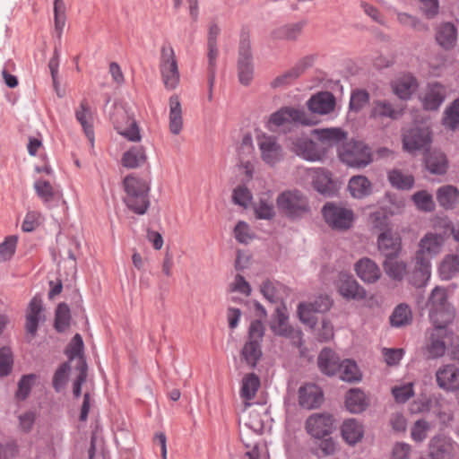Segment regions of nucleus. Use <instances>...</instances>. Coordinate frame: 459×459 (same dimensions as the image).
Masks as SVG:
<instances>
[{"mask_svg": "<svg viewBox=\"0 0 459 459\" xmlns=\"http://www.w3.org/2000/svg\"><path fill=\"white\" fill-rule=\"evenodd\" d=\"M338 154L343 163L352 168H364L372 161L370 149L359 141H351L342 144L338 150Z\"/></svg>", "mask_w": 459, "mask_h": 459, "instance_id": "7", "label": "nucleus"}, {"mask_svg": "<svg viewBox=\"0 0 459 459\" xmlns=\"http://www.w3.org/2000/svg\"><path fill=\"white\" fill-rule=\"evenodd\" d=\"M377 247L385 258L396 257L402 249V238L398 233L385 229L377 238Z\"/></svg>", "mask_w": 459, "mask_h": 459, "instance_id": "20", "label": "nucleus"}, {"mask_svg": "<svg viewBox=\"0 0 459 459\" xmlns=\"http://www.w3.org/2000/svg\"><path fill=\"white\" fill-rule=\"evenodd\" d=\"M427 306L429 310V317L434 325L439 328L437 333L442 332V326H446L454 316L450 304L447 302V295L445 289L436 287L429 299Z\"/></svg>", "mask_w": 459, "mask_h": 459, "instance_id": "3", "label": "nucleus"}, {"mask_svg": "<svg viewBox=\"0 0 459 459\" xmlns=\"http://www.w3.org/2000/svg\"><path fill=\"white\" fill-rule=\"evenodd\" d=\"M36 380V375L30 374L22 376L18 382V389L15 393V398L18 401H24L30 394Z\"/></svg>", "mask_w": 459, "mask_h": 459, "instance_id": "53", "label": "nucleus"}, {"mask_svg": "<svg viewBox=\"0 0 459 459\" xmlns=\"http://www.w3.org/2000/svg\"><path fill=\"white\" fill-rule=\"evenodd\" d=\"M169 127L171 134H179L183 129L182 106L179 97L176 94L170 96L169 100Z\"/></svg>", "mask_w": 459, "mask_h": 459, "instance_id": "28", "label": "nucleus"}, {"mask_svg": "<svg viewBox=\"0 0 459 459\" xmlns=\"http://www.w3.org/2000/svg\"><path fill=\"white\" fill-rule=\"evenodd\" d=\"M70 371L68 363H63L55 372L53 377V387L56 392H60L65 385Z\"/></svg>", "mask_w": 459, "mask_h": 459, "instance_id": "64", "label": "nucleus"}, {"mask_svg": "<svg viewBox=\"0 0 459 459\" xmlns=\"http://www.w3.org/2000/svg\"><path fill=\"white\" fill-rule=\"evenodd\" d=\"M348 189L352 197L362 199L372 193V184L365 176L358 175L349 180Z\"/></svg>", "mask_w": 459, "mask_h": 459, "instance_id": "34", "label": "nucleus"}, {"mask_svg": "<svg viewBox=\"0 0 459 459\" xmlns=\"http://www.w3.org/2000/svg\"><path fill=\"white\" fill-rule=\"evenodd\" d=\"M396 257L385 258L383 263L385 273L394 281H402L406 274L407 265L405 262L396 260Z\"/></svg>", "mask_w": 459, "mask_h": 459, "instance_id": "41", "label": "nucleus"}, {"mask_svg": "<svg viewBox=\"0 0 459 459\" xmlns=\"http://www.w3.org/2000/svg\"><path fill=\"white\" fill-rule=\"evenodd\" d=\"M69 359H78L79 363L84 361L83 359V341L79 333H76L70 343L68 344L65 351Z\"/></svg>", "mask_w": 459, "mask_h": 459, "instance_id": "52", "label": "nucleus"}, {"mask_svg": "<svg viewBox=\"0 0 459 459\" xmlns=\"http://www.w3.org/2000/svg\"><path fill=\"white\" fill-rule=\"evenodd\" d=\"M123 186L126 205L136 214H144L150 206L149 184L144 179L129 175L125 178Z\"/></svg>", "mask_w": 459, "mask_h": 459, "instance_id": "1", "label": "nucleus"}, {"mask_svg": "<svg viewBox=\"0 0 459 459\" xmlns=\"http://www.w3.org/2000/svg\"><path fill=\"white\" fill-rule=\"evenodd\" d=\"M368 100L369 95L366 91H354L351 96L350 108L352 111L359 112L368 103Z\"/></svg>", "mask_w": 459, "mask_h": 459, "instance_id": "63", "label": "nucleus"}, {"mask_svg": "<svg viewBox=\"0 0 459 459\" xmlns=\"http://www.w3.org/2000/svg\"><path fill=\"white\" fill-rule=\"evenodd\" d=\"M437 325H435V330L430 337V343L428 346L429 356L432 358H437L444 355L446 351V342L443 340V336L446 333L445 326H442V332L437 333Z\"/></svg>", "mask_w": 459, "mask_h": 459, "instance_id": "44", "label": "nucleus"}, {"mask_svg": "<svg viewBox=\"0 0 459 459\" xmlns=\"http://www.w3.org/2000/svg\"><path fill=\"white\" fill-rule=\"evenodd\" d=\"M305 68L306 67L303 61L298 63L290 70L274 78L271 82V86L273 88H280L290 84L293 81H295L303 74Z\"/></svg>", "mask_w": 459, "mask_h": 459, "instance_id": "39", "label": "nucleus"}, {"mask_svg": "<svg viewBox=\"0 0 459 459\" xmlns=\"http://www.w3.org/2000/svg\"><path fill=\"white\" fill-rule=\"evenodd\" d=\"M316 311L310 303H300L298 307L299 320L311 328H314L316 324Z\"/></svg>", "mask_w": 459, "mask_h": 459, "instance_id": "54", "label": "nucleus"}, {"mask_svg": "<svg viewBox=\"0 0 459 459\" xmlns=\"http://www.w3.org/2000/svg\"><path fill=\"white\" fill-rule=\"evenodd\" d=\"M323 401V393L319 386L314 384H307L299 389V403L307 410L318 407Z\"/></svg>", "mask_w": 459, "mask_h": 459, "instance_id": "22", "label": "nucleus"}, {"mask_svg": "<svg viewBox=\"0 0 459 459\" xmlns=\"http://www.w3.org/2000/svg\"><path fill=\"white\" fill-rule=\"evenodd\" d=\"M430 143L431 133L427 126H415L403 133V147L410 153H414L417 151H425L429 147Z\"/></svg>", "mask_w": 459, "mask_h": 459, "instance_id": "12", "label": "nucleus"}, {"mask_svg": "<svg viewBox=\"0 0 459 459\" xmlns=\"http://www.w3.org/2000/svg\"><path fill=\"white\" fill-rule=\"evenodd\" d=\"M303 27V22L288 24L279 28L277 30H275L274 34L278 39H295L300 35Z\"/></svg>", "mask_w": 459, "mask_h": 459, "instance_id": "55", "label": "nucleus"}, {"mask_svg": "<svg viewBox=\"0 0 459 459\" xmlns=\"http://www.w3.org/2000/svg\"><path fill=\"white\" fill-rule=\"evenodd\" d=\"M435 39L444 49L450 50L457 42V29L451 22H442L435 29Z\"/></svg>", "mask_w": 459, "mask_h": 459, "instance_id": "23", "label": "nucleus"}, {"mask_svg": "<svg viewBox=\"0 0 459 459\" xmlns=\"http://www.w3.org/2000/svg\"><path fill=\"white\" fill-rule=\"evenodd\" d=\"M448 230L449 223L446 221L441 220L435 226L433 231H428L420 239L414 255L422 260L431 262L432 258L441 253L448 238Z\"/></svg>", "mask_w": 459, "mask_h": 459, "instance_id": "2", "label": "nucleus"}, {"mask_svg": "<svg viewBox=\"0 0 459 459\" xmlns=\"http://www.w3.org/2000/svg\"><path fill=\"white\" fill-rule=\"evenodd\" d=\"M438 272L443 280H450L459 273V250L444 256L439 264Z\"/></svg>", "mask_w": 459, "mask_h": 459, "instance_id": "37", "label": "nucleus"}, {"mask_svg": "<svg viewBox=\"0 0 459 459\" xmlns=\"http://www.w3.org/2000/svg\"><path fill=\"white\" fill-rule=\"evenodd\" d=\"M34 189L45 204L51 202L56 195V191L52 185L47 180H37L34 183Z\"/></svg>", "mask_w": 459, "mask_h": 459, "instance_id": "59", "label": "nucleus"}, {"mask_svg": "<svg viewBox=\"0 0 459 459\" xmlns=\"http://www.w3.org/2000/svg\"><path fill=\"white\" fill-rule=\"evenodd\" d=\"M437 200L443 208L453 209L459 204V190L454 186H443L437 191Z\"/></svg>", "mask_w": 459, "mask_h": 459, "instance_id": "35", "label": "nucleus"}, {"mask_svg": "<svg viewBox=\"0 0 459 459\" xmlns=\"http://www.w3.org/2000/svg\"><path fill=\"white\" fill-rule=\"evenodd\" d=\"M418 81L411 74H404L392 82L394 93L401 100H408L418 89Z\"/></svg>", "mask_w": 459, "mask_h": 459, "instance_id": "25", "label": "nucleus"}, {"mask_svg": "<svg viewBox=\"0 0 459 459\" xmlns=\"http://www.w3.org/2000/svg\"><path fill=\"white\" fill-rule=\"evenodd\" d=\"M281 286L278 282H274L270 280H265L262 282L260 286V291L268 301L274 303L281 299Z\"/></svg>", "mask_w": 459, "mask_h": 459, "instance_id": "56", "label": "nucleus"}, {"mask_svg": "<svg viewBox=\"0 0 459 459\" xmlns=\"http://www.w3.org/2000/svg\"><path fill=\"white\" fill-rule=\"evenodd\" d=\"M354 271L357 276L365 283L372 284L377 282L382 275L379 266L368 257H363L354 264Z\"/></svg>", "mask_w": 459, "mask_h": 459, "instance_id": "21", "label": "nucleus"}, {"mask_svg": "<svg viewBox=\"0 0 459 459\" xmlns=\"http://www.w3.org/2000/svg\"><path fill=\"white\" fill-rule=\"evenodd\" d=\"M313 329L315 330V334L319 342H328L333 338L334 332L333 324L325 317L322 318L318 326L316 327V325Z\"/></svg>", "mask_w": 459, "mask_h": 459, "instance_id": "57", "label": "nucleus"}, {"mask_svg": "<svg viewBox=\"0 0 459 459\" xmlns=\"http://www.w3.org/2000/svg\"><path fill=\"white\" fill-rule=\"evenodd\" d=\"M341 433L345 442L353 446L363 438L364 426L355 419H348L343 421L341 427Z\"/></svg>", "mask_w": 459, "mask_h": 459, "instance_id": "29", "label": "nucleus"}, {"mask_svg": "<svg viewBox=\"0 0 459 459\" xmlns=\"http://www.w3.org/2000/svg\"><path fill=\"white\" fill-rule=\"evenodd\" d=\"M17 241L18 239L15 236H9L0 244V263L6 262L13 256Z\"/></svg>", "mask_w": 459, "mask_h": 459, "instance_id": "61", "label": "nucleus"}, {"mask_svg": "<svg viewBox=\"0 0 459 459\" xmlns=\"http://www.w3.org/2000/svg\"><path fill=\"white\" fill-rule=\"evenodd\" d=\"M292 151L299 157L316 161L323 159L325 150L307 136L297 137L292 141Z\"/></svg>", "mask_w": 459, "mask_h": 459, "instance_id": "16", "label": "nucleus"}, {"mask_svg": "<svg viewBox=\"0 0 459 459\" xmlns=\"http://www.w3.org/2000/svg\"><path fill=\"white\" fill-rule=\"evenodd\" d=\"M316 123L317 120L312 115L307 114L304 109L294 107H283L271 115L268 126L271 130H274L290 124L314 126Z\"/></svg>", "mask_w": 459, "mask_h": 459, "instance_id": "5", "label": "nucleus"}, {"mask_svg": "<svg viewBox=\"0 0 459 459\" xmlns=\"http://www.w3.org/2000/svg\"><path fill=\"white\" fill-rule=\"evenodd\" d=\"M446 98V89L440 82H430L420 95V100L426 110H437Z\"/></svg>", "mask_w": 459, "mask_h": 459, "instance_id": "15", "label": "nucleus"}, {"mask_svg": "<svg viewBox=\"0 0 459 459\" xmlns=\"http://www.w3.org/2000/svg\"><path fill=\"white\" fill-rule=\"evenodd\" d=\"M444 125L452 130L459 128V99L455 100L451 106L446 108Z\"/></svg>", "mask_w": 459, "mask_h": 459, "instance_id": "58", "label": "nucleus"}, {"mask_svg": "<svg viewBox=\"0 0 459 459\" xmlns=\"http://www.w3.org/2000/svg\"><path fill=\"white\" fill-rule=\"evenodd\" d=\"M403 114V107L387 100H376L371 104L369 117L376 125L385 127Z\"/></svg>", "mask_w": 459, "mask_h": 459, "instance_id": "8", "label": "nucleus"}, {"mask_svg": "<svg viewBox=\"0 0 459 459\" xmlns=\"http://www.w3.org/2000/svg\"><path fill=\"white\" fill-rule=\"evenodd\" d=\"M413 383H403L394 385L392 394L397 403H405L414 394Z\"/></svg>", "mask_w": 459, "mask_h": 459, "instance_id": "60", "label": "nucleus"}, {"mask_svg": "<svg viewBox=\"0 0 459 459\" xmlns=\"http://www.w3.org/2000/svg\"><path fill=\"white\" fill-rule=\"evenodd\" d=\"M388 180L392 186L400 190H409L414 185L413 176L404 173L400 169H393L389 171Z\"/></svg>", "mask_w": 459, "mask_h": 459, "instance_id": "43", "label": "nucleus"}, {"mask_svg": "<svg viewBox=\"0 0 459 459\" xmlns=\"http://www.w3.org/2000/svg\"><path fill=\"white\" fill-rule=\"evenodd\" d=\"M458 445L452 438L437 435L429 442V456L431 459H452L458 449Z\"/></svg>", "mask_w": 459, "mask_h": 459, "instance_id": "17", "label": "nucleus"}, {"mask_svg": "<svg viewBox=\"0 0 459 459\" xmlns=\"http://www.w3.org/2000/svg\"><path fill=\"white\" fill-rule=\"evenodd\" d=\"M431 424L426 420H416L411 428V438L416 443L423 442L430 431Z\"/></svg>", "mask_w": 459, "mask_h": 459, "instance_id": "50", "label": "nucleus"}, {"mask_svg": "<svg viewBox=\"0 0 459 459\" xmlns=\"http://www.w3.org/2000/svg\"><path fill=\"white\" fill-rule=\"evenodd\" d=\"M256 144L260 158L265 164L274 166L283 159V149L275 136L259 134L256 136Z\"/></svg>", "mask_w": 459, "mask_h": 459, "instance_id": "11", "label": "nucleus"}, {"mask_svg": "<svg viewBox=\"0 0 459 459\" xmlns=\"http://www.w3.org/2000/svg\"><path fill=\"white\" fill-rule=\"evenodd\" d=\"M242 358L250 367H255L262 357L261 344L256 341H248L242 349Z\"/></svg>", "mask_w": 459, "mask_h": 459, "instance_id": "48", "label": "nucleus"}, {"mask_svg": "<svg viewBox=\"0 0 459 459\" xmlns=\"http://www.w3.org/2000/svg\"><path fill=\"white\" fill-rule=\"evenodd\" d=\"M333 416L326 412L313 413L305 423L307 432L315 438H323L333 430Z\"/></svg>", "mask_w": 459, "mask_h": 459, "instance_id": "14", "label": "nucleus"}, {"mask_svg": "<svg viewBox=\"0 0 459 459\" xmlns=\"http://www.w3.org/2000/svg\"><path fill=\"white\" fill-rule=\"evenodd\" d=\"M70 308L65 304L58 305L56 310L55 327L58 332L65 331L70 325Z\"/></svg>", "mask_w": 459, "mask_h": 459, "instance_id": "51", "label": "nucleus"}, {"mask_svg": "<svg viewBox=\"0 0 459 459\" xmlns=\"http://www.w3.org/2000/svg\"><path fill=\"white\" fill-rule=\"evenodd\" d=\"M160 72L164 87L175 90L180 81L178 59L171 45H163L160 48Z\"/></svg>", "mask_w": 459, "mask_h": 459, "instance_id": "6", "label": "nucleus"}, {"mask_svg": "<svg viewBox=\"0 0 459 459\" xmlns=\"http://www.w3.org/2000/svg\"><path fill=\"white\" fill-rule=\"evenodd\" d=\"M115 128L121 135L132 142H138L141 139L139 129L134 120L129 119L128 126L125 127L119 123L114 121Z\"/></svg>", "mask_w": 459, "mask_h": 459, "instance_id": "62", "label": "nucleus"}, {"mask_svg": "<svg viewBox=\"0 0 459 459\" xmlns=\"http://www.w3.org/2000/svg\"><path fill=\"white\" fill-rule=\"evenodd\" d=\"M345 406L351 413L362 412L368 406L365 394L358 388L351 389L346 394Z\"/></svg>", "mask_w": 459, "mask_h": 459, "instance_id": "38", "label": "nucleus"}, {"mask_svg": "<svg viewBox=\"0 0 459 459\" xmlns=\"http://www.w3.org/2000/svg\"><path fill=\"white\" fill-rule=\"evenodd\" d=\"M436 382L440 389L455 393L459 386V368L454 364L439 367L436 371Z\"/></svg>", "mask_w": 459, "mask_h": 459, "instance_id": "18", "label": "nucleus"}, {"mask_svg": "<svg viewBox=\"0 0 459 459\" xmlns=\"http://www.w3.org/2000/svg\"><path fill=\"white\" fill-rule=\"evenodd\" d=\"M411 200L418 210L422 212H431L435 208L433 196L425 190H420L411 195Z\"/></svg>", "mask_w": 459, "mask_h": 459, "instance_id": "49", "label": "nucleus"}, {"mask_svg": "<svg viewBox=\"0 0 459 459\" xmlns=\"http://www.w3.org/2000/svg\"><path fill=\"white\" fill-rule=\"evenodd\" d=\"M76 120L81 124L87 138L93 143L94 131H93V112L86 100H82L79 107L75 110Z\"/></svg>", "mask_w": 459, "mask_h": 459, "instance_id": "26", "label": "nucleus"}, {"mask_svg": "<svg viewBox=\"0 0 459 459\" xmlns=\"http://www.w3.org/2000/svg\"><path fill=\"white\" fill-rule=\"evenodd\" d=\"M286 310L284 306L276 308L275 315L271 322V329L274 334L288 338L293 345L299 347L302 342V333L289 324Z\"/></svg>", "mask_w": 459, "mask_h": 459, "instance_id": "10", "label": "nucleus"}, {"mask_svg": "<svg viewBox=\"0 0 459 459\" xmlns=\"http://www.w3.org/2000/svg\"><path fill=\"white\" fill-rule=\"evenodd\" d=\"M317 363L320 370L328 376L335 375L341 364L336 353L328 348L322 350L318 356Z\"/></svg>", "mask_w": 459, "mask_h": 459, "instance_id": "32", "label": "nucleus"}, {"mask_svg": "<svg viewBox=\"0 0 459 459\" xmlns=\"http://www.w3.org/2000/svg\"><path fill=\"white\" fill-rule=\"evenodd\" d=\"M322 212L326 223L335 230H348L354 221L352 210L342 205L328 203L323 207Z\"/></svg>", "mask_w": 459, "mask_h": 459, "instance_id": "9", "label": "nucleus"}, {"mask_svg": "<svg viewBox=\"0 0 459 459\" xmlns=\"http://www.w3.org/2000/svg\"><path fill=\"white\" fill-rule=\"evenodd\" d=\"M279 210L290 219H299L310 212L307 197L299 190H289L277 197Z\"/></svg>", "mask_w": 459, "mask_h": 459, "instance_id": "4", "label": "nucleus"}, {"mask_svg": "<svg viewBox=\"0 0 459 459\" xmlns=\"http://www.w3.org/2000/svg\"><path fill=\"white\" fill-rule=\"evenodd\" d=\"M337 372L341 379L346 382H357L361 379V373L357 364L351 359L342 361Z\"/></svg>", "mask_w": 459, "mask_h": 459, "instance_id": "46", "label": "nucleus"}, {"mask_svg": "<svg viewBox=\"0 0 459 459\" xmlns=\"http://www.w3.org/2000/svg\"><path fill=\"white\" fill-rule=\"evenodd\" d=\"M255 214L260 220H271L275 216V209L273 199L266 195L261 197L254 207Z\"/></svg>", "mask_w": 459, "mask_h": 459, "instance_id": "47", "label": "nucleus"}, {"mask_svg": "<svg viewBox=\"0 0 459 459\" xmlns=\"http://www.w3.org/2000/svg\"><path fill=\"white\" fill-rule=\"evenodd\" d=\"M238 77L240 82L244 85H248L253 79L251 51L248 42H242L239 48Z\"/></svg>", "mask_w": 459, "mask_h": 459, "instance_id": "24", "label": "nucleus"}, {"mask_svg": "<svg viewBox=\"0 0 459 459\" xmlns=\"http://www.w3.org/2000/svg\"><path fill=\"white\" fill-rule=\"evenodd\" d=\"M42 300L39 297H34L27 309L26 314V331L34 336L38 330L39 322L42 318Z\"/></svg>", "mask_w": 459, "mask_h": 459, "instance_id": "30", "label": "nucleus"}, {"mask_svg": "<svg viewBox=\"0 0 459 459\" xmlns=\"http://www.w3.org/2000/svg\"><path fill=\"white\" fill-rule=\"evenodd\" d=\"M413 270L409 274V281L415 287H422L429 280L431 275V262L422 260L414 255Z\"/></svg>", "mask_w": 459, "mask_h": 459, "instance_id": "27", "label": "nucleus"}, {"mask_svg": "<svg viewBox=\"0 0 459 459\" xmlns=\"http://www.w3.org/2000/svg\"><path fill=\"white\" fill-rule=\"evenodd\" d=\"M146 161V154L143 147L134 146L126 152L122 157V165L126 168L134 169L142 166Z\"/></svg>", "mask_w": 459, "mask_h": 459, "instance_id": "40", "label": "nucleus"}, {"mask_svg": "<svg viewBox=\"0 0 459 459\" xmlns=\"http://www.w3.org/2000/svg\"><path fill=\"white\" fill-rule=\"evenodd\" d=\"M336 105L334 96L329 91H319L307 101V107L312 114L328 115L333 112Z\"/></svg>", "mask_w": 459, "mask_h": 459, "instance_id": "19", "label": "nucleus"}, {"mask_svg": "<svg viewBox=\"0 0 459 459\" xmlns=\"http://www.w3.org/2000/svg\"><path fill=\"white\" fill-rule=\"evenodd\" d=\"M339 294L346 299L363 300L367 298V290L352 275L341 273L336 281Z\"/></svg>", "mask_w": 459, "mask_h": 459, "instance_id": "13", "label": "nucleus"}, {"mask_svg": "<svg viewBox=\"0 0 459 459\" xmlns=\"http://www.w3.org/2000/svg\"><path fill=\"white\" fill-rule=\"evenodd\" d=\"M312 178L314 188L323 195H328L333 191V183L330 174L323 169H312L307 171Z\"/></svg>", "mask_w": 459, "mask_h": 459, "instance_id": "33", "label": "nucleus"}, {"mask_svg": "<svg viewBox=\"0 0 459 459\" xmlns=\"http://www.w3.org/2000/svg\"><path fill=\"white\" fill-rule=\"evenodd\" d=\"M259 387L260 379L255 374L249 373L243 377L240 396L244 400L246 407L250 405L248 402L255 396Z\"/></svg>", "mask_w": 459, "mask_h": 459, "instance_id": "36", "label": "nucleus"}, {"mask_svg": "<svg viewBox=\"0 0 459 459\" xmlns=\"http://www.w3.org/2000/svg\"><path fill=\"white\" fill-rule=\"evenodd\" d=\"M312 134L316 135L318 142L326 147L339 144L343 142L347 136L343 130L337 127L314 129Z\"/></svg>", "mask_w": 459, "mask_h": 459, "instance_id": "31", "label": "nucleus"}, {"mask_svg": "<svg viewBox=\"0 0 459 459\" xmlns=\"http://www.w3.org/2000/svg\"><path fill=\"white\" fill-rule=\"evenodd\" d=\"M411 321V309L407 304L404 303L396 306L390 316V323L394 327L405 326L410 325Z\"/></svg>", "mask_w": 459, "mask_h": 459, "instance_id": "42", "label": "nucleus"}, {"mask_svg": "<svg viewBox=\"0 0 459 459\" xmlns=\"http://www.w3.org/2000/svg\"><path fill=\"white\" fill-rule=\"evenodd\" d=\"M426 166L433 174H444L447 169V160L441 152H433L426 158Z\"/></svg>", "mask_w": 459, "mask_h": 459, "instance_id": "45", "label": "nucleus"}]
</instances>
